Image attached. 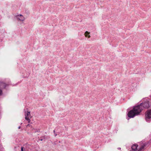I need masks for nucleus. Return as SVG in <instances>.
<instances>
[{
	"label": "nucleus",
	"instance_id": "obj_2",
	"mask_svg": "<svg viewBox=\"0 0 151 151\" xmlns=\"http://www.w3.org/2000/svg\"><path fill=\"white\" fill-rule=\"evenodd\" d=\"M151 118V109L148 111L145 114V119L147 122H149V119Z\"/></svg>",
	"mask_w": 151,
	"mask_h": 151
},
{
	"label": "nucleus",
	"instance_id": "obj_3",
	"mask_svg": "<svg viewBox=\"0 0 151 151\" xmlns=\"http://www.w3.org/2000/svg\"><path fill=\"white\" fill-rule=\"evenodd\" d=\"M9 85L8 83H6L0 80V88L1 89H4L6 87Z\"/></svg>",
	"mask_w": 151,
	"mask_h": 151
},
{
	"label": "nucleus",
	"instance_id": "obj_15",
	"mask_svg": "<svg viewBox=\"0 0 151 151\" xmlns=\"http://www.w3.org/2000/svg\"><path fill=\"white\" fill-rule=\"evenodd\" d=\"M27 127H28V126H29V124H28L27 125Z\"/></svg>",
	"mask_w": 151,
	"mask_h": 151
},
{
	"label": "nucleus",
	"instance_id": "obj_13",
	"mask_svg": "<svg viewBox=\"0 0 151 151\" xmlns=\"http://www.w3.org/2000/svg\"><path fill=\"white\" fill-rule=\"evenodd\" d=\"M54 135H55V137H56L57 135V134H55V133H54Z\"/></svg>",
	"mask_w": 151,
	"mask_h": 151
},
{
	"label": "nucleus",
	"instance_id": "obj_4",
	"mask_svg": "<svg viewBox=\"0 0 151 151\" xmlns=\"http://www.w3.org/2000/svg\"><path fill=\"white\" fill-rule=\"evenodd\" d=\"M17 18L19 20L21 21H24L25 19L24 17L22 14H20L17 16Z\"/></svg>",
	"mask_w": 151,
	"mask_h": 151
},
{
	"label": "nucleus",
	"instance_id": "obj_11",
	"mask_svg": "<svg viewBox=\"0 0 151 151\" xmlns=\"http://www.w3.org/2000/svg\"><path fill=\"white\" fill-rule=\"evenodd\" d=\"M2 90L0 89V95H2Z\"/></svg>",
	"mask_w": 151,
	"mask_h": 151
},
{
	"label": "nucleus",
	"instance_id": "obj_1",
	"mask_svg": "<svg viewBox=\"0 0 151 151\" xmlns=\"http://www.w3.org/2000/svg\"><path fill=\"white\" fill-rule=\"evenodd\" d=\"M151 105V103L148 101H146L140 105L134 106L132 110L130 111L128 116L130 118H133L136 115H138L144 109H148Z\"/></svg>",
	"mask_w": 151,
	"mask_h": 151
},
{
	"label": "nucleus",
	"instance_id": "obj_8",
	"mask_svg": "<svg viewBox=\"0 0 151 151\" xmlns=\"http://www.w3.org/2000/svg\"><path fill=\"white\" fill-rule=\"evenodd\" d=\"M25 119L27 121H29H29H30V119L29 118V117H27V116H26V114H25Z\"/></svg>",
	"mask_w": 151,
	"mask_h": 151
},
{
	"label": "nucleus",
	"instance_id": "obj_9",
	"mask_svg": "<svg viewBox=\"0 0 151 151\" xmlns=\"http://www.w3.org/2000/svg\"><path fill=\"white\" fill-rule=\"evenodd\" d=\"M25 112V114H26V116H28L30 114V112L29 111H27L26 113V112Z\"/></svg>",
	"mask_w": 151,
	"mask_h": 151
},
{
	"label": "nucleus",
	"instance_id": "obj_7",
	"mask_svg": "<svg viewBox=\"0 0 151 151\" xmlns=\"http://www.w3.org/2000/svg\"><path fill=\"white\" fill-rule=\"evenodd\" d=\"M47 139V138L46 137H45V136H42L41 137H40V140L41 141H42L43 140V139Z\"/></svg>",
	"mask_w": 151,
	"mask_h": 151
},
{
	"label": "nucleus",
	"instance_id": "obj_5",
	"mask_svg": "<svg viewBox=\"0 0 151 151\" xmlns=\"http://www.w3.org/2000/svg\"><path fill=\"white\" fill-rule=\"evenodd\" d=\"M147 144L146 143H144L143 145L141 146L138 151H142V150H143L144 147L147 145Z\"/></svg>",
	"mask_w": 151,
	"mask_h": 151
},
{
	"label": "nucleus",
	"instance_id": "obj_16",
	"mask_svg": "<svg viewBox=\"0 0 151 151\" xmlns=\"http://www.w3.org/2000/svg\"><path fill=\"white\" fill-rule=\"evenodd\" d=\"M53 132L54 133H55V130H53Z\"/></svg>",
	"mask_w": 151,
	"mask_h": 151
},
{
	"label": "nucleus",
	"instance_id": "obj_12",
	"mask_svg": "<svg viewBox=\"0 0 151 151\" xmlns=\"http://www.w3.org/2000/svg\"><path fill=\"white\" fill-rule=\"evenodd\" d=\"M23 147H22L21 149V151H23Z\"/></svg>",
	"mask_w": 151,
	"mask_h": 151
},
{
	"label": "nucleus",
	"instance_id": "obj_14",
	"mask_svg": "<svg viewBox=\"0 0 151 151\" xmlns=\"http://www.w3.org/2000/svg\"><path fill=\"white\" fill-rule=\"evenodd\" d=\"M21 128V127L20 126H19L18 127V128L19 129H20Z\"/></svg>",
	"mask_w": 151,
	"mask_h": 151
},
{
	"label": "nucleus",
	"instance_id": "obj_10",
	"mask_svg": "<svg viewBox=\"0 0 151 151\" xmlns=\"http://www.w3.org/2000/svg\"><path fill=\"white\" fill-rule=\"evenodd\" d=\"M89 32H88V31H86V32H85V35L86 36V37H87V35L88 34H89Z\"/></svg>",
	"mask_w": 151,
	"mask_h": 151
},
{
	"label": "nucleus",
	"instance_id": "obj_17",
	"mask_svg": "<svg viewBox=\"0 0 151 151\" xmlns=\"http://www.w3.org/2000/svg\"><path fill=\"white\" fill-rule=\"evenodd\" d=\"M90 35H88V38H90Z\"/></svg>",
	"mask_w": 151,
	"mask_h": 151
},
{
	"label": "nucleus",
	"instance_id": "obj_6",
	"mask_svg": "<svg viewBox=\"0 0 151 151\" xmlns=\"http://www.w3.org/2000/svg\"><path fill=\"white\" fill-rule=\"evenodd\" d=\"M138 146V145H134L132 146L131 148L133 150L135 151L137 150V148Z\"/></svg>",
	"mask_w": 151,
	"mask_h": 151
}]
</instances>
